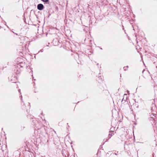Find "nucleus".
<instances>
[{
    "mask_svg": "<svg viewBox=\"0 0 157 157\" xmlns=\"http://www.w3.org/2000/svg\"><path fill=\"white\" fill-rule=\"evenodd\" d=\"M24 63H24L22 62H21L20 63V65L21 67H23V65H25Z\"/></svg>",
    "mask_w": 157,
    "mask_h": 157,
    "instance_id": "nucleus-5",
    "label": "nucleus"
},
{
    "mask_svg": "<svg viewBox=\"0 0 157 157\" xmlns=\"http://www.w3.org/2000/svg\"><path fill=\"white\" fill-rule=\"evenodd\" d=\"M20 97H21V100H22V95H21V96Z\"/></svg>",
    "mask_w": 157,
    "mask_h": 157,
    "instance_id": "nucleus-11",
    "label": "nucleus"
},
{
    "mask_svg": "<svg viewBox=\"0 0 157 157\" xmlns=\"http://www.w3.org/2000/svg\"><path fill=\"white\" fill-rule=\"evenodd\" d=\"M96 80H98V79H97V78H96Z\"/></svg>",
    "mask_w": 157,
    "mask_h": 157,
    "instance_id": "nucleus-21",
    "label": "nucleus"
},
{
    "mask_svg": "<svg viewBox=\"0 0 157 157\" xmlns=\"http://www.w3.org/2000/svg\"><path fill=\"white\" fill-rule=\"evenodd\" d=\"M7 27L8 28H9V27H8V26H7Z\"/></svg>",
    "mask_w": 157,
    "mask_h": 157,
    "instance_id": "nucleus-20",
    "label": "nucleus"
},
{
    "mask_svg": "<svg viewBox=\"0 0 157 157\" xmlns=\"http://www.w3.org/2000/svg\"><path fill=\"white\" fill-rule=\"evenodd\" d=\"M43 51H44V50H43V49H41V50H40V52H43Z\"/></svg>",
    "mask_w": 157,
    "mask_h": 157,
    "instance_id": "nucleus-6",
    "label": "nucleus"
},
{
    "mask_svg": "<svg viewBox=\"0 0 157 157\" xmlns=\"http://www.w3.org/2000/svg\"><path fill=\"white\" fill-rule=\"evenodd\" d=\"M68 127H69V125H68Z\"/></svg>",
    "mask_w": 157,
    "mask_h": 157,
    "instance_id": "nucleus-17",
    "label": "nucleus"
},
{
    "mask_svg": "<svg viewBox=\"0 0 157 157\" xmlns=\"http://www.w3.org/2000/svg\"><path fill=\"white\" fill-rule=\"evenodd\" d=\"M18 90V91H20V89H19V90Z\"/></svg>",
    "mask_w": 157,
    "mask_h": 157,
    "instance_id": "nucleus-14",
    "label": "nucleus"
},
{
    "mask_svg": "<svg viewBox=\"0 0 157 157\" xmlns=\"http://www.w3.org/2000/svg\"><path fill=\"white\" fill-rule=\"evenodd\" d=\"M41 1L44 2L45 4H48L49 3V0H41Z\"/></svg>",
    "mask_w": 157,
    "mask_h": 157,
    "instance_id": "nucleus-3",
    "label": "nucleus"
},
{
    "mask_svg": "<svg viewBox=\"0 0 157 157\" xmlns=\"http://www.w3.org/2000/svg\"><path fill=\"white\" fill-rule=\"evenodd\" d=\"M98 65V63H97V65Z\"/></svg>",
    "mask_w": 157,
    "mask_h": 157,
    "instance_id": "nucleus-18",
    "label": "nucleus"
},
{
    "mask_svg": "<svg viewBox=\"0 0 157 157\" xmlns=\"http://www.w3.org/2000/svg\"><path fill=\"white\" fill-rule=\"evenodd\" d=\"M44 8V5L41 3L37 5V9L39 10H42Z\"/></svg>",
    "mask_w": 157,
    "mask_h": 157,
    "instance_id": "nucleus-1",
    "label": "nucleus"
},
{
    "mask_svg": "<svg viewBox=\"0 0 157 157\" xmlns=\"http://www.w3.org/2000/svg\"><path fill=\"white\" fill-rule=\"evenodd\" d=\"M115 155H117V153H115Z\"/></svg>",
    "mask_w": 157,
    "mask_h": 157,
    "instance_id": "nucleus-16",
    "label": "nucleus"
},
{
    "mask_svg": "<svg viewBox=\"0 0 157 157\" xmlns=\"http://www.w3.org/2000/svg\"><path fill=\"white\" fill-rule=\"evenodd\" d=\"M13 33H14L16 35H18V34L17 33H14V32H13V31L12 32Z\"/></svg>",
    "mask_w": 157,
    "mask_h": 157,
    "instance_id": "nucleus-8",
    "label": "nucleus"
},
{
    "mask_svg": "<svg viewBox=\"0 0 157 157\" xmlns=\"http://www.w3.org/2000/svg\"><path fill=\"white\" fill-rule=\"evenodd\" d=\"M107 141H108V139H105V142Z\"/></svg>",
    "mask_w": 157,
    "mask_h": 157,
    "instance_id": "nucleus-12",
    "label": "nucleus"
},
{
    "mask_svg": "<svg viewBox=\"0 0 157 157\" xmlns=\"http://www.w3.org/2000/svg\"><path fill=\"white\" fill-rule=\"evenodd\" d=\"M98 78L99 79V80L100 81H102L103 80H102L103 77L102 76H98Z\"/></svg>",
    "mask_w": 157,
    "mask_h": 157,
    "instance_id": "nucleus-4",
    "label": "nucleus"
},
{
    "mask_svg": "<svg viewBox=\"0 0 157 157\" xmlns=\"http://www.w3.org/2000/svg\"><path fill=\"white\" fill-rule=\"evenodd\" d=\"M127 68H128V66H127L126 67Z\"/></svg>",
    "mask_w": 157,
    "mask_h": 157,
    "instance_id": "nucleus-15",
    "label": "nucleus"
},
{
    "mask_svg": "<svg viewBox=\"0 0 157 157\" xmlns=\"http://www.w3.org/2000/svg\"><path fill=\"white\" fill-rule=\"evenodd\" d=\"M125 68V67H124V70L126 71L127 70V69H126V68H125Z\"/></svg>",
    "mask_w": 157,
    "mask_h": 157,
    "instance_id": "nucleus-7",
    "label": "nucleus"
},
{
    "mask_svg": "<svg viewBox=\"0 0 157 157\" xmlns=\"http://www.w3.org/2000/svg\"><path fill=\"white\" fill-rule=\"evenodd\" d=\"M113 134V132L112 131H110L109 132V139H109L111 137V136H112V135Z\"/></svg>",
    "mask_w": 157,
    "mask_h": 157,
    "instance_id": "nucleus-2",
    "label": "nucleus"
},
{
    "mask_svg": "<svg viewBox=\"0 0 157 157\" xmlns=\"http://www.w3.org/2000/svg\"><path fill=\"white\" fill-rule=\"evenodd\" d=\"M98 48H99L100 49L102 50V48H101L100 47H98Z\"/></svg>",
    "mask_w": 157,
    "mask_h": 157,
    "instance_id": "nucleus-10",
    "label": "nucleus"
},
{
    "mask_svg": "<svg viewBox=\"0 0 157 157\" xmlns=\"http://www.w3.org/2000/svg\"><path fill=\"white\" fill-rule=\"evenodd\" d=\"M34 12V10H32L31 11V12Z\"/></svg>",
    "mask_w": 157,
    "mask_h": 157,
    "instance_id": "nucleus-9",
    "label": "nucleus"
},
{
    "mask_svg": "<svg viewBox=\"0 0 157 157\" xmlns=\"http://www.w3.org/2000/svg\"><path fill=\"white\" fill-rule=\"evenodd\" d=\"M13 82V83H15L16 82Z\"/></svg>",
    "mask_w": 157,
    "mask_h": 157,
    "instance_id": "nucleus-19",
    "label": "nucleus"
},
{
    "mask_svg": "<svg viewBox=\"0 0 157 157\" xmlns=\"http://www.w3.org/2000/svg\"><path fill=\"white\" fill-rule=\"evenodd\" d=\"M152 157H154V153L153 154L152 156Z\"/></svg>",
    "mask_w": 157,
    "mask_h": 157,
    "instance_id": "nucleus-13",
    "label": "nucleus"
}]
</instances>
